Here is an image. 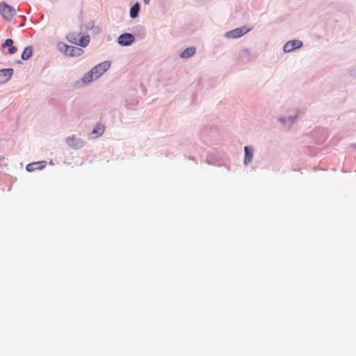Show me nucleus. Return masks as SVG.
Returning a JSON list of instances; mask_svg holds the SVG:
<instances>
[{
	"instance_id": "10",
	"label": "nucleus",
	"mask_w": 356,
	"mask_h": 356,
	"mask_svg": "<svg viewBox=\"0 0 356 356\" xmlns=\"http://www.w3.org/2000/svg\"><path fill=\"white\" fill-rule=\"evenodd\" d=\"M83 53V50L81 47L69 45L66 56L78 57L82 55Z\"/></svg>"
},
{
	"instance_id": "16",
	"label": "nucleus",
	"mask_w": 356,
	"mask_h": 356,
	"mask_svg": "<svg viewBox=\"0 0 356 356\" xmlns=\"http://www.w3.org/2000/svg\"><path fill=\"white\" fill-rule=\"evenodd\" d=\"M196 51V49L193 47H188L184 49L181 54V57L182 58H188L193 56Z\"/></svg>"
},
{
	"instance_id": "13",
	"label": "nucleus",
	"mask_w": 356,
	"mask_h": 356,
	"mask_svg": "<svg viewBox=\"0 0 356 356\" xmlns=\"http://www.w3.org/2000/svg\"><path fill=\"white\" fill-rule=\"evenodd\" d=\"M96 79H97L95 78L93 72H92V70H90L83 75V76L81 79V81L83 84H88Z\"/></svg>"
},
{
	"instance_id": "15",
	"label": "nucleus",
	"mask_w": 356,
	"mask_h": 356,
	"mask_svg": "<svg viewBox=\"0 0 356 356\" xmlns=\"http://www.w3.org/2000/svg\"><path fill=\"white\" fill-rule=\"evenodd\" d=\"M33 55V47L28 46L25 47L22 54V59L24 60H28L31 58Z\"/></svg>"
},
{
	"instance_id": "24",
	"label": "nucleus",
	"mask_w": 356,
	"mask_h": 356,
	"mask_svg": "<svg viewBox=\"0 0 356 356\" xmlns=\"http://www.w3.org/2000/svg\"><path fill=\"white\" fill-rule=\"evenodd\" d=\"M22 17L24 19V22H22V24L19 26V27H23L25 26V22H26V18L24 15H22Z\"/></svg>"
},
{
	"instance_id": "23",
	"label": "nucleus",
	"mask_w": 356,
	"mask_h": 356,
	"mask_svg": "<svg viewBox=\"0 0 356 356\" xmlns=\"http://www.w3.org/2000/svg\"><path fill=\"white\" fill-rule=\"evenodd\" d=\"M277 121L279 122H280L281 124H282L284 126H286L288 125V120H287V118H279L277 119Z\"/></svg>"
},
{
	"instance_id": "22",
	"label": "nucleus",
	"mask_w": 356,
	"mask_h": 356,
	"mask_svg": "<svg viewBox=\"0 0 356 356\" xmlns=\"http://www.w3.org/2000/svg\"><path fill=\"white\" fill-rule=\"evenodd\" d=\"M103 133H104V128H102L101 127H98V126L95 127L91 132L92 134L97 135V136H102L103 134Z\"/></svg>"
},
{
	"instance_id": "21",
	"label": "nucleus",
	"mask_w": 356,
	"mask_h": 356,
	"mask_svg": "<svg viewBox=\"0 0 356 356\" xmlns=\"http://www.w3.org/2000/svg\"><path fill=\"white\" fill-rule=\"evenodd\" d=\"M66 38L70 42L77 45L78 39L76 33H69Z\"/></svg>"
},
{
	"instance_id": "7",
	"label": "nucleus",
	"mask_w": 356,
	"mask_h": 356,
	"mask_svg": "<svg viewBox=\"0 0 356 356\" xmlns=\"http://www.w3.org/2000/svg\"><path fill=\"white\" fill-rule=\"evenodd\" d=\"M13 72V68L0 70V84H3L8 81L11 79Z\"/></svg>"
},
{
	"instance_id": "1",
	"label": "nucleus",
	"mask_w": 356,
	"mask_h": 356,
	"mask_svg": "<svg viewBox=\"0 0 356 356\" xmlns=\"http://www.w3.org/2000/svg\"><path fill=\"white\" fill-rule=\"evenodd\" d=\"M252 29V27H248L246 26H243L233 30L227 31L224 34V37L227 39H236L239 38L248 32H250Z\"/></svg>"
},
{
	"instance_id": "12",
	"label": "nucleus",
	"mask_w": 356,
	"mask_h": 356,
	"mask_svg": "<svg viewBox=\"0 0 356 356\" xmlns=\"http://www.w3.org/2000/svg\"><path fill=\"white\" fill-rule=\"evenodd\" d=\"M140 5L138 2H136L130 8L129 15L132 19H136L139 14Z\"/></svg>"
},
{
	"instance_id": "8",
	"label": "nucleus",
	"mask_w": 356,
	"mask_h": 356,
	"mask_svg": "<svg viewBox=\"0 0 356 356\" xmlns=\"http://www.w3.org/2000/svg\"><path fill=\"white\" fill-rule=\"evenodd\" d=\"M254 155L253 148L250 146L244 147L243 165H248L252 161Z\"/></svg>"
},
{
	"instance_id": "14",
	"label": "nucleus",
	"mask_w": 356,
	"mask_h": 356,
	"mask_svg": "<svg viewBox=\"0 0 356 356\" xmlns=\"http://www.w3.org/2000/svg\"><path fill=\"white\" fill-rule=\"evenodd\" d=\"M240 58L241 62L243 63H249L251 60L250 56V50L247 48L242 49L240 54Z\"/></svg>"
},
{
	"instance_id": "11",
	"label": "nucleus",
	"mask_w": 356,
	"mask_h": 356,
	"mask_svg": "<svg viewBox=\"0 0 356 356\" xmlns=\"http://www.w3.org/2000/svg\"><path fill=\"white\" fill-rule=\"evenodd\" d=\"M13 40L10 38H8L5 40V42L1 44L2 48H8V52L10 54H14L17 52V48L13 45Z\"/></svg>"
},
{
	"instance_id": "9",
	"label": "nucleus",
	"mask_w": 356,
	"mask_h": 356,
	"mask_svg": "<svg viewBox=\"0 0 356 356\" xmlns=\"http://www.w3.org/2000/svg\"><path fill=\"white\" fill-rule=\"evenodd\" d=\"M47 165V161H38V162H33L29 163L26 166V170L28 172H33L35 170H42Z\"/></svg>"
},
{
	"instance_id": "19",
	"label": "nucleus",
	"mask_w": 356,
	"mask_h": 356,
	"mask_svg": "<svg viewBox=\"0 0 356 356\" xmlns=\"http://www.w3.org/2000/svg\"><path fill=\"white\" fill-rule=\"evenodd\" d=\"M300 118V113L297 112L294 115H291L287 117L288 120V126L290 127L293 125L299 118Z\"/></svg>"
},
{
	"instance_id": "25",
	"label": "nucleus",
	"mask_w": 356,
	"mask_h": 356,
	"mask_svg": "<svg viewBox=\"0 0 356 356\" xmlns=\"http://www.w3.org/2000/svg\"><path fill=\"white\" fill-rule=\"evenodd\" d=\"M145 5H148L149 3L150 0H143Z\"/></svg>"
},
{
	"instance_id": "20",
	"label": "nucleus",
	"mask_w": 356,
	"mask_h": 356,
	"mask_svg": "<svg viewBox=\"0 0 356 356\" xmlns=\"http://www.w3.org/2000/svg\"><path fill=\"white\" fill-rule=\"evenodd\" d=\"M57 47L60 51L63 52L65 56L67 55V51L69 48V45H67L64 42H59L57 44Z\"/></svg>"
},
{
	"instance_id": "26",
	"label": "nucleus",
	"mask_w": 356,
	"mask_h": 356,
	"mask_svg": "<svg viewBox=\"0 0 356 356\" xmlns=\"http://www.w3.org/2000/svg\"><path fill=\"white\" fill-rule=\"evenodd\" d=\"M354 146L356 147V145H354Z\"/></svg>"
},
{
	"instance_id": "4",
	"label": "nucleus",
	"mask_w": 356,
	"mask_h": 356,
	"mask_svg": "<svg viewBox=\"0 0 356 356\" xmlns=\"http://www.w3.org/2000/svg\"><path fill=\"white\" fill-rule=\"evenodd\" d=\"M66 143L69 147L74 149H79L85 145L86 142L76 137L75 135H72L66 138Z\"/></svg>"
},
{
	"instance_id": "2",
	"label": "nucleus",
	"mask_w": 356,
	"mask_h": 356,
	"mask_svg": "<svg viewBox=\"0 0 356 356\" xmlns=\"http://www.w3.org/2000/svg\"><path fill=\"white\" fill-rule=\"evenodd\" d=\"M0 14L7 22H10L16 15V10L4 1L0 2Z\"/></svg>"
},
{
	"instance_id": "17",
	"label": "nucleus",
	"mask_w": 356,
	"mask_h": 356,
	"mask_svg": "<svg viewBox=\"0 0 356 356\" xmlns=\"http://www.w3.org/2000/svg\"><path fill=\"white\" fill-rule=\"evenodd\" d=\"M208 164L220 165V160L219 156H214L212 154H209L206 159Z\"/></svg>"
},
{
	"instance_id": "18",
	"label": "nucleus",
	"mask_w": 356,
	"mask_h": 356,
	"mask_svg": "<svg viewBox=\"0 0 356 356\" xmlns=\"http://www.w3.org/2000/svg\"><path fill=\"white\" fill-rule=\"evenodd\" d=\"M90 42V36L89 35H83L81 36L78 40L77 45L81 47H86L88 43Z\"/></svg>"
},
{
	"instance_id": "5",
	"label": "nucleus",
	"mask_w": 356,
	"mask_h": 356,
	"mask_svg": "<svg viewBox=\"0 0 356 356\" xmlns=\"http://www.w3.org/2000/svg\"><path fill=\"white\" fill-rule=\"evenodd\" d=\"M135 40L134 35L129 33L121 34L118 38V43L122 47L131 45Z\"/></svg>"
},
{
	"instance_id": "6",
	"label": "nucleus",
	"mask_w": 356,
	"mask_h": 356,
	"mask_svg": "<svg viewBox=\"0 0 356 356\" xmlns=\"http://www.w3.org/2000/svg\"><path fill=\"white\" fill-rule=\"evenodd\" d=\"M303 43L301 40H291L288 41L283 47V51L285 53H290L296 49H300L302 47Z\"/></svg>"
},
{
	"instance_id": "3",
	"label": "nucleus",
	"mask_w": 356,
	"mask_h": 356,
	"mask_svg": "<svg viewBox=\"0 0 356 356\" xmlns=\"http://www.w3.org/2000/svg\"><path fill=\"white\" fill-rule=\"evenodd\" d=\"M111 66V62L106 60L104 61L95 67H93L91 70L93 72L95 75V78L97 79L99 78L104 72H106Z\"/></svg>"
}]
</instances>
